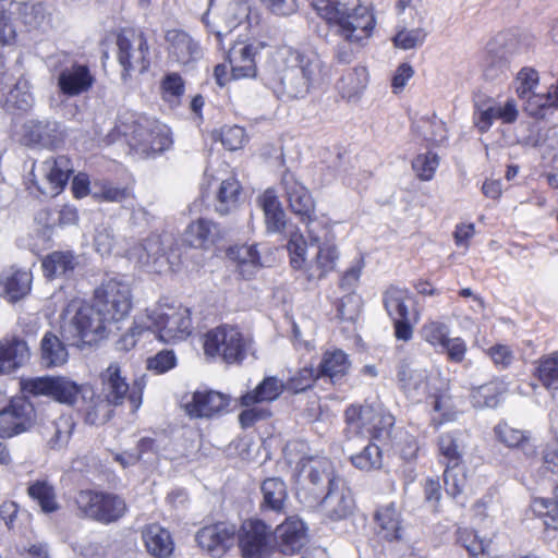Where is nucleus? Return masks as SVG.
<instances>
[{
  "mask_svg": "<svg viewBox=\"0 0 558 558\" xmlns=\"http://www.w3.org/2000/svg\"><path fill=\"white\" fill-rule=\"evenodd\" d=\"M307 233L311 245L317 246L315 258L306 263L307 242L300 232H292L287 244L290 263L294 269H304L307 281H316L335 270L339 251L333 243L331 228L320 221H308Z\"/></svg>",
  "mask_w": 558,
  "mask_h": 558,
  "instance_id": "nucleus-1",
  "label": "nucleus"
},
{
  "mask_svg": "<svg viewBox=\"0 0 558 558\" xmlns=\"http://www.w3.org/2000/svg\"><path fill=\"white\" fill-rule=\"evenodd\" d=\"M313 5L330 29L349 44H361L374 29V15L360 0H314Z\"/></svg>",
  "mask_w": 558,
  "mask_h": 558,
  "instance_id": "nucleus-2",
  "label": "nucleus"
},
{
  "mask_svg": "<svg viewBox=\"0 0 558 558\" xmlns=\"http://www.w3.org/2000/svg\"><path fill=\"white\" fill-rule=\"evenodd\" d=\"M324 62L313 51L287 49L278 71L280 93L288 99L304 98L322 81Z\"/></svg>",
  "mask_w": 558,
  "mask_h": 558,
  "instance_id": "nucleus-3",
  "label": "nucleus"
},
{
  "mask_svg": "<svg viewBox=\"0 0 558 558\" xmlns=\"http://www.w3.org/2000/svg\"><path fill=\"white\" fill-rule=\"evenodd\" d=\"M107 315L94 301L73 300L64 310L61 336L71 345L92 344L112 331L114 324Z\"/></svg>",
  "mask_w": 558,
  "mask_h": 558,
  "instance_id": "nucleus-4",
  "label": "nucleus"
},
{
  "mask_svg": "<svg viewBox=\"0 0 558 558\" xmlns=\"http://www.w3.org/2000/svg\"><path fill=\"white\" fill-rule=\"evenodd\" d=\"M104 399L98 397V401L89 407L86 412V421L90 424H104L111 417V407L120 405L125 398L130 400L134 410H137L142 396L135 389L130 390L126 377L123 375L121 366L113 362L100 375Z\"/></svg>",
  "mask_w": 558,
  "mask_h": 558,
  "instance_id": "nucleus-5",
  "label": "nucleus"
},
{
  "mask_svg": "<svg viewBox=\"0 0 558 558\" xmlns=\"http://www.w3.org/2000/svg\"><path fill=\"white\" fill-rule=\"evenodd\" d=\"M129 145L144 158L155 157L173 144L170 129L155 118L133 114L128 124Z\"/></svg>",
  "mask_w": 558,
  "mask_h": 558,
  "instance_id": "nucleus-6",
  "label": "nucleus"
},
{
  "mask_svg": "<svg viewBox=\"0 0 558 558\" xmlns=\"http://www.w3.org/2000/svg\"><path fill=\"white\" fill-rule=\"evenodd\" d=\"M251 349V339L231 325H221L206 332L204 352L207 356L219 357L227 364H240Z\"/></svg>",
  "mask_w": 558,
  "mask_h": 558,
  "instance_id": "nucleus-7",
  "label": "nucleus"
},
{
  "mask_svg": "<svg viewBox=\"0 0 558 558\" xmlns=\"http://www.w3.org/2000/svg\"><path fill=\"white\" fill-rule=\"evenodd\" d=\"M151 336L161 342L185 339L192 329L190 310L183 306H160L145 315Z\"/></svg>",
  "mask_w": 558,
  "mask_h": 558,
  "instance_id": "nucleus-8",
  "label": "nucleus"
},
{
  "mask_svg": "<svg viewBox=\"0 0 558 558\" xmlns=\"http://www.w3.org/2000/svg\"><path fill=\"white\" fill-rule=\"evenodd\" d=\"M344 417L348 434L367 435L376 439L388 437L395 425V417L390 413L369 404L348 407Z\"/></svg>",
  "mask_w": 558,
  "mask_h": 558,
  "instance_id": "nucleus-9",
  "label": "nucleus"
},
{
  "mask_svg": "<svg viewBox=\"0 0 558 558\" xmlns=\"http://www.w3.org/2000/svg\"><path fill=\"white\" fill-rule=\"evenodd\" d=\"M117 58L123 68L121 77L126 81L133 72L144 73L150 65L149 46L143 32L123 28L117 36Z\"/></svg>",
  "mask_w": 558,
  "mask_h": 558,
  "instance_id": "nucleus-10",
  "label": "nucleus"
},
{
  "mask_svg": "<svg viewBox=\"0 0 558 558\" xmlns=\"http://www.w3.org/2000/svg\"><path fill=\"white\" fill-rule=\"evenodd\" d=\"M51 65L57 73L60 92L68 97L87 93L95 83L89 66L77 62L66 53H60L52 58Z\"/></svg>",
  "mask_w": 558,
  "mask_h": 558,
  "instance_id": "nucleus-11",
  "label": "nucleus"
},
{
  "mask_svg": "<svg viewBox=\"0 0 558 558\" xmlns=\"http://www.w3.org/2000/svg\"><path fill=\"white\" fill-rule=\"evenodd\" d=\"M72 172L71 160L66 156H58L34 165L31 177L43 195L54 197L63 191Z\"/></svg>",
  "mask_w": 558,
  "mask_h": 558,
  "instance_id": "nucleus-12",
  "label": "nucleus"
},
{
  "mask_svg": "<svg viewBox=\"0 0 558 558\" xmlns=\"http://www.w3.org/2000/svg\"><path fill=\"white\" fill-rule=\"evenodd\" d=\"M77 505L85 517L105 524L118 521L126 511L124 499L109 493L81 492Z\"/></svg>",
  "mask_w": 558,
  "mask_h": 558,
  "instance_id": "nucleus-13",
  "label": "nucleus"
},
{
  "mask_svg": "<svg viewBox=\"0 0 558 558\" xmlns=\"http://www.w3.org/2000/svg\"><path fill=\"white\" fill-rule=\"evenodd\" d=\"M94 302L113 324L124 319L132 307L130 286L121 280L111 278L102 282L94 292Z\"/></svg>",
  "mask_w": 558,
  "mask_h": 558,
  "instance_id": "nucleus-14",
  "label": "nucleus"
},
{
  "mask_svg": "<svg viewBox=\"0 0 558 558\" xmlns=\"http://www.w3.org/2000/svg\"><path fill=\"white\" fill-rule=\"evenodd\" d=\"M21 389L33 397H49L59 403L74 404L81 387L66 377L40 376L21 380Z\"/></svg>",
  "mask_w": 558,
  "mask_h": 558,
  "instance_id": "nucleus-15",
  "label": "nucleus"
},
{
  "mask_svg": "<svg viewBox=\"0 0 558 558\" xmlns=\"http://www.w3.org/2000/svg\"><path fill=\"white\" fill-rule=\"evenodd\" d=\"M239 547L243 558H268L274 550L271 526L263 520L243 522L238 532Z\"/></svg>",
  "mask_w": 558,
  "mask_h": 558,
  "instance_id": "nucleus-16",
  "label": "nucleus"
},
{
  "mask_svg": "<svg viewBox=\"0 0 558 558\" xmlns=\"http://www.w3.org/2000/svg\"><path fill=\"white\" fill-rule=\"evenodd\" d=\"M383 302L388 315L393 320L396 338L409 341L413 335L409 310V303L412 302L410 291L391 286L385 291Z\"/></svg>",
  "mask_w": 558,
  "mask_h": 558,
  "instance_id": "nucleus-17",
  "label": "nucleus"
},
{
  "mask_svg": "<svg viewBox=\"0 0 558 558\" xmlns=\"http://www.w3.org/2000/svg\"><path fill=\"white\" fill-rule=\"evenodd\" d=\"M34 422V405L26 398H13L0 410V438H11L25 433Z\"/></svg>",
  "mask_w": 558,
  "mask_h": 558,
  "instance_id": "nucleus-18",
  "label": "nucleus"
},
{
  "mask_svg": "<svg viewBox=\"0 0 558 558\" xmlns=\"http://www.w3.org/2000/svg\"><path fill=\"white\" fill-rule=\"evenodd\" d=\"M320 507L325 517L331 521L345 520L353 513L355 501L343 478L330 482L329 489L320 500Z\"/></svg>",
  "mask_w": 558,
  "mask_h": 558,
  "instance_id": "nucleus-19",
  "label": "nucleus"
},
{
  "mask_svg": "<svg viewBox=\"0 0 558 558\" xmlns=\"http://www.w3.org/2000/svg\"><path fill=\"white\" fill-rule=\"evenodd\" d=\"M236 527L228 522H218L202 527L196 533V542L199 547L213 557L223 556L235 542Z\"/></svg>",
  "mask_w": 558,
  "mask_h": 558,
  "instance_id": "nucleus-20",
  "label": "nucleus"
},
{
  "mask_svg": "<svg viewBox=\"0 0 558 558\" xmlns=\"http://www.w3.org/2000/svg\"><path fill=\"white\" fill-rule=\"evenodd\" d=\"M296 469L319 494L329 489L331 481L342 478L335 474L331 461L323 457H302L296 463Z\"/></svg>",
  "mask_w": 558,
  "mask_h": 558,
  "instance_id": "nucleus-21",
  "label": "nucleus"
},
{
  "mask_svg": "<svg viewBox=\"0 0 558 558\" xmlns=\"http://www.w3.org/2000/svg\"><path fill=\"white\" fill-rule=\"evenodd\" d=\"M274 549L284 555L299 551L306 543V529L298 517H288L276 530H271Z\"/></svg>",
  "mask_w": 558,
  "mask_h": 558,
  "instance_id": "nucleus-22",
  "label": "nucleus"
},
{
  "mask_svg": "<svg viewBox=\"0 0 558 558\" xmlns=\"http://www.w3.org/2000/svg\"><path fill=\"white\" fill-rule=\"evenodd\" d=\"M60 141L58 123L47 120H27L22 126L21 142L25 146L53 148Z\"/></svg>",
  "mask_w": 558,
  "mask_h": 558,
  "instance_id": "nucleus-23",
  "label": "nucleus"
},
{
  "mask_svg": "<svg viewBox=\"0 0 558 558\" xmlns=\"http://www.w3.org/2000/svg\"><path fill=\"white\" fill-rule=\"evenodd\" d=\"M229 402V397L218 391H195L184 408L191 417L209 418L226 411Z\"/></svg>",
  "mask_w": 558,
  "mask_h": 558,
  "instance_id": "nucleus-24",
  "label": "nucleus"
},
{
  "mask_svg": "<svg viewBox=\"0 0 558 558\" xmlns=\"http://www.w3.org/2000/svg\"><path fill=\"white\" fill-rule=\"evenodd\" d=\"M262 501L259 510L263 514H287L288 488L280 477H269L260 484Z\"/></svg>",
  "mask_w": 558,
  "mask_h": 558,
  "instance_id": "nucleus-25",
  "label": "nucleus"
},
{
  "mask_svg": "<svg viewBox=\"0 0 558 558\" xmlns=\"http://www.w3.org/2000/svg\"><path fill=\"white\" fill-rule=\"evenodd\" d=\"M511 50L507 47L505 35H498L486 46L484 58V75L488 80H495L505 75L509 69Z\"/></svg>",
  "mask_w": 558,
  "mask_h": 558,
  "instance_id": "nucleus-26",
  "label": "nucleus"
},
{
  "mask_svg": "<svg viewBox=\"0 0 558 558\" xmlns=\"http://www.w3.org/2000/svg\"><path fill=\"white\" fill-rule=\"evenodd\" d=\"M31 359L27 342L19 337H5L0 340V373L11 374L25 365Z\"/></svg>",
  "mask_w": 558,
  "mask_h": 558,
  "instance_id": "nucleus-27",
  "label": "nucleus"
},
{
  "mask_svg": "<svg viewBox=\"0 0 558 558\" xmlns=\"http://www.w3.org/2000/svg\"><path fill=\"white\" fill-rule=\"evenodd\" d=\"M257 51V47L244 43H236L229 49L227 58L234 78L256 76L255 57Z\"/></svg>",
  "mask_w": 558,
  "mask_h": 558,
  "instance_id": "nucleus-28",
  "label": "nucleus"
},
{
  "mask_svg": "<svg viewBox=\"0 0 558 558\" xmlns=\"http://www.w3.org/2000/svg\"><path fill=\"white\" fill-rule=\"evenodd\" d=\"M170 58L182 65H189L202 56L198 44L185 32L172 29L167 33Z\"/></svg>",
  "mask_w": 558,
  "mask_h": 558,
  "instance_id": "nucleus-29",
  "label": "nucleus"
},
{
  "mask_svg": "<svg viewBox=\"0 0 558 558\" xmlns=\"http://www.w3.org/2000/svg\"><path fill=\"white\" fill-rule=\"evenodd\" d=\"M287 199L291 210L301 217L311 219L314 213V202L308 190L295 180L292 173H286L282 177Z\"/></svg>",
  "mask_w": 558,
  "mask_h": 558,
  "instance_id": "nucleus-30",
  "label": "nucleus"
},
{
  "mask_svg": "<svg viewBox=\"0 0 558 558\" xmlns=\"http://www.w3.org/2000/svg\"><path fill=\"white\" fill-rule=\"evenodd\" d=\"M146 551L154 558H169L174 550L170 532L159 524H149L142 530Z\"/></svg>",
  "mask_w": 558,
  "mask_h": 558,
  "instance_id": "nucleus-31",
  "label": "nucleus"
},
{
  "mask_svg": "<svg viewBox=\"0 0 558 558\" xmlns=\"http://www.w3.org/2000/svg\"><path fill=\"white\" fill-rule=\"evenodd\" d=\"M70 345L64 338L47 331L40 340V365L45 368L63 366L69 360L66 347Z\"/></svg>",
  "mask_w": 558,
  "mask_h": 558,
  "instance_id": "nucleus-32",
  "label": "nucleus"
},
{
  "mask_svg": "<svg viewBox=\"0 0 558 558\" xmlns=\"http://www.w3.org/2000/svg\"><path fill=\"white\" fill-rule=\"evenodd\" d=\"M259 204L264 211L265 223L268 232L289 233V235L293 232L287 231L286 213L274 191H265L259 198Z\"/></svg>",
  "mask_w": 558,
  "mask_h": 558,
  "instance_id": "nucleus-33",
  "label": "nucleus"
},
{
  "mask_svg": "<svg viewBox=\"0 0 558 558\" xmlns=\"http://www.w3.org/2000/svg\"><path fill=\"white\" fill-rule=\"evenodd\" d=\"M397 378L401 389L412 397L424 393L428 386V372L425 368L413 367L405 361L399 363Z\"/></svg>",
  "mask_w": 558,
  "mask_h": 558,
  "instance_id": "nucleus-34",
  "label": "nucleus"
},
{
  "mask_svg": "<svg viewBox=\"0 0 558 558\" xmlns=\"http://www.w3.org/2000/svg\"><path fill=\"white\" fill-rule=\"evenodd\" d=\"M228 256L236 263L239 272L245 279L252 278L262 267L260 255L253 244L232 246L228 250Z\"/></svg>",
  "mask_w": 558,
  "mask_h": 558,
  "instance_id": "nucleus-35",
  "label": "nucleus"
},
{
  "mask_svg": "<svg viewBox=\"0 0 558 558\" xmlns=\"http://www.w3.org/2000/svg\"><path fill=\"white\" fill-rule=\"evenodd\" d=\"M439 462L445 465L459 466L463 463L464 445L461 439V433H442L437 440Z\"/></svg>",
  "mask_w": 558,
  "mask_h": 558,
  "instance_id": "nucleus-36",
  "label": "nucleus"
},
{
  "mask_svg": "<svg viewBox=\"0 0 558 558\" xmlns=\"http://www.w3.org/2000/svg\"><path fill=\"white\" fill-rule=\"evenodd\" d=\"M32 274L26 270H15L0 277V296L10 302H16L31 291Z\"/></svg>",
  "mask_w": 558,
  "mask_h": 558,
  "instance_id": "nucleus-37",
  "label": "nucleus"
},
{
  "mask_svg": "<svg viewBox=\"0 0 558 558\" xmlns=\"http://www.w3.org/2000/svg\"><path fill=\"white\" fill-rule=\"evenodd\" d=\"M348 355L342 350L326 351L317 368L319 377H328L332 384L339 383L350 368Z\"/></svg>",
  "mask_w": 558,
  "mask_h": 558,
  "instance_id": "nucleus-38",
  "label": "nucleus"
},
{
  "mask_svg": "<svg viewBox=\"0 0 558 558\" xmlns=\"http://www.w3.org/2000/svg\"><path fill=\"white\" fill-rule=\"evenodd\" d=\"M283 390H286V384L281 379L276 376H268L253 391L241 397V404L250 407L255 403L271 402L278 399Z\"/></svg>",
  "mask_w": 558,
  "mask_h": 558,
  "instance_id": "nucleus-39",
  "label": "nucleus"
},
{
  "mask_svg": "<svg viewBox=\"0 0 558 558\" xmlns=\"http://www.w3.org/2000/svg\"><path fill=\"white\" fill-rule=\"evenodd\" d=\"M126 255L142 267H149L163 255V246L158 234L147 236L128 250Z\"/></svg>",
  "mask_w": 558,
  "mask_h": 558,
  "instance_id": "nucleus-40",
  "label": "nucleus"
},
{
  "mask_svg": "<svg viewBox=\"0 0 558 558\" xmlns=\"http://www.w3.org/2000/svg\"><path fill=\"white\" fill-rule=\"evenodd\" d=\"M374 519L379 529L378 534L383 538L387 541H397L401 538L400 512L397 510L393 502L379 507L375 512Z\"/></svg>",
  "mask_w": 558,
  "mask_h": 558,
  "instance_id": "nucleus-41",
  "label": "nucleus"
},
{
  "mask_svg": "<svg viewBox=\"0 0 558 558\" xmlns=\"http://www.w3.org/2000/svg\"><path fill=\"white\" fill-rule=\"evenodd\" d=\"M524 111L534 118L544 119L548 111L558 109V80L545 94H531L526 96Z\"/></svg>",
  "mask_w": 558,
  "mask_h": 558,
  "instance_id": "nucleus-42",
  "label": "nucleus"
},
{
  "mask_svg": "<svg viewBox=\"0 0 558 558\" xmlns=\"http://www.w3.org/2000/svg\"><path fill=\"white\" fill-rule=\"evenodd\" d=\"M77 265L72 252L56 251L47 255L43 260V270L48 279L69 276Z\"/></svg>",
  "mask_w": 558,
  "mask_h": 558,
  "instance_id": "nucleus-43",
  "label": "nucleus"
},
{
  "mask_svg": "<svg viewBox=\"0 0 558 558\" xmlns=\"http://www.w3.org/2000/svg\"><path fill=\"white\" fill-rule=\"evenodd\" d=\"M219 234L218 226L207 219H198L189 225L184 233V242L192 247H204L215 242Z\"/></svg>",
  "mask_w": 558,
  "mask_h": 558,
  "instance_id": "nucleus-44",
  "label": "nucleus"
},
{
  "mask_svg": "<svg viewBox=\"0 0 558 558\" xmlns=\"http://www.w3.org/2000/svg\"><path fill=\"white\" fill-rule=\"evenodd\" d=\"M240 193L241 185L235 178L223 180L216 195L215 210L221 216L230 214L238 206Z\"/></svg>",
  "mask_w": 558,
  "mask_h": 558,
  "instance_id": "nucleus-45",
  "label": "nucleus"
},
{
  "mask_svg": "<svg viewBox=\"0 0 558 558\" xmlns=\"http://www.w3.org/2000/svg\"><path fill=\"white\" fill-rule=\"evenodd\" d=\"M27 493L29 497L40 506L45 513H51L59 509V505L56 500L54 488L47 481H35L28 486Z\"/></svg>",
  "mask_w": 558,
  "mask_h": 558,
  "instance_id": "nucleus-46",
  "label": "nucleus"
},
{
  "mask_svg": "<svg viewBox=\"0 0 558 558\" xmlns=\"http://www.w3.org/2000/svg\"><path fill=\"white\" fill-rule=\"evenodd\" d=\"M505 388L501 383L490 381L488 384L473 388L471 391V401L475 408H496L499 404Z\"/></svg>",
  "mask_w": 558,
  "mask_h": 558,
  "instance_id": "nucleus-47",
  "label": "nucleus"
},
{
  "mask_svg": "<svg viewBox=\"0 0 558 558\" xmlns=\"http://www.w3.org/2000/svg\"><path fill=\"white\" fill-rule=\"evenodd\" d=\"M531 510L543 520L547 529L558 530V483L555 488V500L535 498L531 504Z\"/></svg>",
  "mask_w": 558,
  "mask_h": 558,
  "instance_id": "nucleus-48",
  "label": "nucleus"
},
{
  "mask_svg": "<svg viewBox=\"0 0 558 558\" xmlns=\"http://www.w3.org/2000/svg\"><path fill=\"white\" fill-rule=\"evenodd\" d=\"M151 332L153 330L149 329L145 316L137 317L130 330L118 340L117 349L129 351L134 348L141 339H154Z\"/></svg>",
  "mask_w": 558,
  "mask_h": 558,
  "instance_id": "nucleus-49",
  "label": "nucleus"
},
{
  "mask_svg": "<svg viewBox=\"0 0 558 558\" xmlns=\"http://www.w3.org/2000/svg\"><path fill=\"white\" fill-rule=\"evenodd\" d=\"M495 434L497 438L507 447L522 448V450H524L526 454L533 452V448L529 442V438L520 429H515L509 426L508 424L504 423L498 424L495 427Z\"/></svg>",
  "mask_w": 558,
  "mask_h": 558,
  "instance_id": "nucleus-50",
  "label": "nucleus"
},
{
  "mask_svg": "<svg viewBox=\"0 0 558 558\" xmlns=\"http://www.w3.org/2000/svg\"><path fill=\"white\" fill-rule=\"evenodd\" d=\"M352 464L362 471L378 470L383 465V453L380 448L369 442L363 450L351 456Z\"/></svg>",
  "mask_w": 558,
  "mask_h": 558,
  "instance_id": "nucleus-51",
  "label": "nucleus"
},
{
  "mask_svg": "<svg viewBox=\"0 0 558 558\" xmlns=\"http://www.w3.org/2000/svg\"><path fill=\"white\" fill-rule=\"evenodd\" d=\"M444 483L446 494L451 498H457L463 492L466 484L464 463L459 466H445Z\"/></svg>",
  "mask_w": 558,
  "mask_h": 558,
  "instance_id": "nucleus-52",
  "label": "nucleus"
},
{
  "mask_svg": "<svg viewBox=\"0 0 558 558\" xmlns=\"http://www.w3.org/2000/svg\"><path fill=\"white\" fill-rule=\"evenodd\" d=\"M340 88L344 96L351 98L360 94L367 83V71L363 66L354 68L340 80Z\"/></svg>",
  "mask_w": 558,
  "mask_h": 558,
  "instance_id": "nucleus-53",
  "label": "nucleus"
},
{
  "mask_svg": "<svg viewBox=\"0 0 558 558\" xmlns=\"http://www.w3.org/2000/svg\"><path fill=\"white\" fill-rule=\"evenodd\" d=\"M418 128L424 140L433 144H441L447 138L445 123L436 117L422 119Z\"/></svg>",
  "mask_w": 558,
  "mask_h": 558,
  "instance_id": "nucleus-54",
  "label": "nucleus"
},
{
  "mask_svg": "<svg viewBox=\"0 0 558 558\" xmlns=\"http://www.w3.org/2000/svg\"><path fill=\"white\" fill-rule=\"evenodd\" d=\"M438 165V156L430 151L427 154L417 155L416 158L412 161V168L416 175L424 181H429L433 179Z\"/></svg>",
  "mask_w": 558,
  "mask_h": 558,
  "instance_id": "nucleus-55",
  "label": "nucleus"
},
{
  "mask_svg": "<svg viewBox=\"0 0 558 558\" xmlns=\"http://www.w3.org/2000/svg\"><path fill=\"white\" fill-rule=\"evenodd\" d=\"M427 33L423 28L402 29L393 37L396 47L409 50L420 47L424 44Z\"/></svg>",
  "mask_w": 558,
  "mask_h": 558,
  "instance_id": "nucleus-56",
  "label": "nucleus"
},
{
  "mask_svg": "<svg viewBox=\"0 0 558 558\" xmlns=\"http://www.w3.org/2000/svg\"><path fill=\"white\" fill-rule=\"evenodd\" d=\"M536 374L546 388L558 389V359H543L536 368Z\"/></svg>",
  "mask_w": 558,
  "mask_h": 558,
  "instance_id": "nucleus-57",
  "label": "nucleus"
},
{
  "mask_svg": "<svg viewBox=\"0 0 558 558\" xmlns=\"http://www.w3.org/2000/svg\"><path fill=\"white\" fill-rule=\"evenodd\" d=\"M423 339L433 347H441L449 339V328L446 324L439 322L426 323L422 329Z\"/></svg>",
  "mask_w": 558,
  "mask_h": 558,
  "instance_id": "nucleus-58",
  "label": "nucleus"
},
{
  "mask_svg": "<svg viewBox=\"0 0 558 558\" xmlns=\"http://www.w3.org/2000/svg\"><path fill=\"white\" fill-rule=\"evenodd\" d=\"M317 378H319L317 371L313 367H303L286 383V390L293 393L303 392L311 388Z\"/></svg>",
  "mask_w": 558,
  "mask_h": 558,
  "instance_id": "nucleus-59",
  "label": "nucleus"
},
{
  "mask_svg": "<svg viewBox=\"0 0 558 558\" xmlns=\"http://www.w3.org/2000/svg\"><path fill=\"white\" fill-rule=\"evenodd\" d=\"M73 428V423L68 417H59L51 423L50 429L52 436L49 439V445L52 449L65 446L70 439Z\"/></svg>",
  "mask_w": 558,
  "mask_h": 558,
  "instance_id": "nucleus-60",
  "label": "nucleus"
},
{
  "mask_svg": "<svg viewBox=\"0 0 558 558\" xmlns=\"http://www.w3.org/2000/svg\"><path fill=\"white\" fill-rule=\"evenodd\" d=\"M538 73L532 68H523L517 75L515 92L519 98L524 99L531 94H535L534 89L538 85Z\"/></svg>",
  "mask_w": 558,
  "mask_h": 558,
  "instance_id": "nucleus-61",
  "label": "nucleus"
},
{
  "mask_svg": "<svg viewBox=\"0 0 558 558\" xmlns=\"http://www.w3.org/2000/svg\"><path fill=\"white\" fill-rule=\"evenodd\" d=\"M361 312V300L357 295L348 293L337 305V316L343 322H353Z\"/></svg>",
  "mask_w": 558,
  "mask_h": 558,
  "instance_id": "nucleus-62",
  "label": "nucleus"
},
{
  "mask_svg": "<svg viewBox=\"0 0 558 558\" xmlns=\"http://www.w3.org/2000/svg\"><path fill=\"white\" fill-rule=\"evenodd\" d=\"M458 541L473 557L484 556L487 554L489 544L480 538L474 531H461L459 533Z\"/></svg>",
  "mask_w": 558,
  "mask_h": 558,
  "instance_id": "nucleus-63",
  "label": "nucleus"
},
{
  "mask_svg": "<svg viewBox=\"0 0 558 558\" xmlns=\"http://www.w3.org/2000/svg\"><path fill=\"white\" fill-rule=\"evenodd\" d=\"M163 99L167 101L178 100L184 93V82L177 73H170L165 76L161 83Z\"/></svg>",
  "mask_w": 558,
  "mask_h": 558,
  "instance_id": "nucleus-64",
  "label": "nucleus"
}]
</instances>
